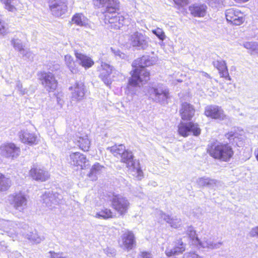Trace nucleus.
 <instances>
[{
    "label": "nucleus",
    "instance_id": "f257e3e1",
    "mask_svg": "<svg viewBox=\"0 0 258 258\" xmlns=\"http://www.w3.org/2000/svg\"><path fill=\"white\" fill-rule=\"evenodd\" d=\"M156 61L155 57L149 55L143 56L135 60L132 63L134 70L128 80L127 87L130 88L131 87H136L140 83H144L149 80L150 73L145 68L153 65Z\"/></svg>",
    "mask_w": 258,
    "mask_h": 258
},
{
    "label": "nucleus",
    "instance_id": "f03ea898",
    "mask_svg": "<svg viewBox=\"0 0 258 258\" xmlns=\"http://www.w3.org/2000/svg\"><path fill=\"white\" fill-rule=\"evenodd\" d=\"M208 151L215 159L224 162L229 161L234 154L232 148L228 144H211L209 146Z\"/></svg>",
    "mask_w": 258,
    "mask_h": 258
},
{
    "label": "nucleus",
    "instance_id": "7ed1b4c3",
    "mask_svg": "<svg viewBox=\"0 0 258 258\" xmlns=\"http://www.w3.org/2000/svg\"><path fill=\"white\" fill-rule=\"evenodd\" d=\"M148 93L150 99L160 104H167V100L170 97L168 88L162 84H158L150 87Z\"/></svg>",
    "mask_w": 258,
    "mask_h": 258
},
{
    "label": "nucleus",
    "instance_id": "20e7f679",
    "mask_svg": "<svg viewBox=\"0 0 258 258\" xmlns=\"http://www.w3.org/2000/svg\"><path fill=\"white\" fill-rule=\"evenodd\" d=\"M111 206L120 216H124L130 207L128 200L121 195H113L110 200Z\"/></svg>",
    "mask_w": 258,
    "mask_h": 258
},
{
    "label": "nucleus",
    "instance_id": "39448f33",
    "mask_svg": "<svg viewBox=\"0 0 258 258\" xmlns=\"http://www.w3.org/2000/svg\"><path fill=\"white\" fill-rule=\"evenodd\" d=\"M121 161L126 164L127 167H132L137 177L139 179H141L143 176V172L140 166V163L138 161L134 160V157L132 152L128 150H125L121 157Z\"/></svg>",
    "mask_w": 258,
    "mask_h": 258
},
{
    "label": "nucleus",
    "instance_id": "423d86ee",
    "mask_svg": "<svg viewBox=\"0 0 258 258\" xmlns=\"http://www.w3.org/2000/svg\"><path fill=\"white\" fill-rule=\"evenodd\" d=\"M129 41L131 45L137 50H145L149 46V38L139 32L133 33L130 37Z\"/></svg>",
    "mask_w": 258,
    "mask_h": 258
},
{
    "label": "nucleus",
    "instance_id": "0eeeda50",
    "mask_svg": "<svg viewBox=\"0 0 258 258\" xmlns=\"http://www.w3.org/2000/svg\"><path fill=\"white\" fill-rule=\"evenodd\" d=\"M49 9L51 14L55 17H59L68 11L67 0H48Z\"/></svg>",
    "mask_w": 258,
    "mask_h": 258
},
{
    "label": "nucleus",
    "instance_id": "6e6552de",
    "mask_svg": "<svg viewBox=\"0 0 258 258\" xmlns=\"http://www.w3.org/2000/svg\"><path fill=\"white\" fill-rule=\"evenodd\" d=\"M178 132L180 136L186 137L191 134L195 136H198L200 135L201 130L199 124L196 123L181 122L178 125Z\"/></svg>",
    "mask_w": 258,
    "mask_h": 258
},
{
    "label": "nucleus",
    "instance_id": "1a4fd4ad",
    "mask_svg": "<svg viewBox=\"0 0 258 258\" xmlns=\"http://www.w3.org/2000/svg\"><path fill=\"white\" fill-rule=\"evenodd\" d=\"M68 163L74 166L78 167L81 169L87 168L89 165V161L82 153L78 152L71 153L67 158Z\"/></svg>",
    "mask_w": 258,
    "mask_h": 258
},
{
    "label": "nucleus",
    "instance_id": "9d476101",
    "mask_svg": "<svg viewBox=\"0 0 258 258\" xmlns=\"http://www.w3.org/2000/svg\"><path fill=\"white\" fill-rule=\"evenodd\" d=\"M9 201L16 210L20 212H23L27 208V199L26 196L22 192L10 196Z\"/></svg>",
    "mask_w": 258,
    "mask_h": 258
},
{
    "label": "nucleus",
    "instance_id": "9b49d317",
    "mask_svg": "<svg viewBox=\"0 0 258 258\" xmlns=\"http://www.w3.org/2000/svg\"><path fill=\"white\" fill-rule=\"evenodd\" d=\"M71 92L72 101L77 103L85 99L87 90L84 84L81 82L75 83L74 86L69 88Z\"/></svg>",
    "mask_w": 258,
    "mask_h": 258
},
{
    "label": "nucleus",
    "instance_id": "f8f14e48",
    "mask_svg": "<svg viewBox=\"0 0 258 258\" xmlns=\"http://www.w3.org/2000/svg\"><path fill=\"white\" fill-rule=\"evenodd\" d=\"M41 84L48 92H53L55 90L57 85L53 74L50 72H41L40 76Z\"/></svg>",
    "mask_w": 258,
    "mask_h": 258
},
{
    "label": "nucleus",
    "instance_id": "ddd939ff",
    "mask_svg": "<svg viewBox=\"0 0 258 258\" xmlns=\"http://www.w3.org/2000/svg\"><path fill=\"white\" fill-rule=\"evenodd\" d=\"M94 4L96 7L104 8L105 14H112L119 9L118 0H94Z\"/></svg>",
    "mask_w": 258,
    "mask_h": 258
},
{
    "label": "nucleus",
    "instance_id": "4468645a",
    "mask_svg": "<svg viewBox=\"0 0 258 258\" xmlns=\"http://www.w3.org/2000/svg\"><path fill=\"white\" fill-rule=\"evenodd\" d=\"M205 114L208 117L220 120L228 119V116L224 114L221 107L216 105H209L206 107Z\"/></svg>",
    "mask_w": 258,
    "mask_h": 258
},
{
    "label": "nucleus",
    "instance_id": "2eb2a0df",
    "mask_svg": "<svg viewBox=\"0 0 258 258\" xmlns=\"http://www.w3.org/2000/svg\"><path fill=\"white\" fill-rule=\"evenodd\" d=\"M3 156L6 158L14 159L18 157L20 153V149L13 143H6L0 146Z\"/></svg>",
    "mask_w": 258,
    "mask_h": 258
},
{
    "label": "nucleus",
    "instance_id": "dca6fc26",
    "mask_svg": "<svg viewBox=\"0 0 258 258\" xmlns=\"http://www.w3.org/2000/svg\"><path fill=\"white\" fill-rule=\"evenodd\" d=\"M225 16L228 22L235 25H240L244 21L243 14L240 11L234 9H229L226 11Z\"/></svg>",
    "mask_w": 258,
    "mask_h": 258
},
{
    "label": "nucleus",
    "instance_id": "f3484780",
    "mask_svg": "<svg viewBox=\"0 0 258 258\" xmlns=\"http://www.w3.org/2000/svg\"><path fill=\"white\" fill-rule=\"evenodd\" d=\"M62 199V196L57 192H45L42 196L43 203L50 208L58 204Z\"/></svg>",
    "mask_w": 258,
    "mask_h": 258
},
{
    "label": "nucleus",
    "instance_id": "a211bd4d",
    "mask_svg": "<svg viewBox=\"0 0 258 258\" xmlns=\"http://www.w3.org/2000/svg\"><path fill=\"white\" fill-rule=\"evenodd\" d=\"M31 177L36 181H45L49 178L47 171L43 168L34 165L29 172Z\"/></svg>",
    "mask_w": 258,
    "mask_h": 258
},
{
    "label": "nucleus",
    "instance_id": "6ab92c4d",
    "mask_svg": "<svg viewBox=\"0 0 258 258\" xmlns=\"http://www.w3.org/2000/svg\"><path fill=\"white\" fill-rule=\"evenodd\" d=\"M102 70L99 75V78L107 86H109L112 83L110 75L112 72L113 67L106 62H102Z\"/></svg>",
    "mask_w": 258,
    "mask_h": 258
},
{
    "label": "nucleus",
    "instance_id": "aec40b11",
    "mask_svg": "<svg viewBox=\"0 0 258 258\" xmlns=\"http://www.w3.org/2000/svg\"><path fill=\"white\" fill-rule=\"evenodd\" d=\"M105 19L110 24H114V27L120 29L124 24L126 20L121 15L113 12L112 14H105Z\"/></svg>",
    "mask_w": 258,
    "mask_h": 258
},
{
    "label": "nucleus",
    "instance_id": "412c9836",
    "mask_svg": "<svg viewBox=\"0 0 258 258\" xmlns=\"http://www.w3.org/2000/svg\"><path fill=\"white\" fill-rule=\"evenodd\" d=\"M179 113L181 118L184 120H190L195 113L194 106L187 102H183L181 105Z\"/></svg>",
    "mask_w": 258,
    "mask_h": 258
},
{
    "label": "nucleus",
    "instance_id": "4be33fe9",
    "mask_svg": "<svg viewBox=\"0 0 258 258\" xmlns=\"http://www.w3.org/2000/svg\"><path fill=\"white\" fill-rule=\"evenodd\" d=\"M157 216L160 218L163 219L165 221L168 223L170 226L173 228H178L181 225V220L177 218V216H171L161 211L156 212Z\"/></svg>",
    "mask_w": 258,
    "mask_h": 258
},
{
    "label": "nucleus",
    "instance_id": "5701e85b",
    "mask_svg": "<svg viewBox=\"0 0 258 258\" xmlns=\"http://www.w3.org/2000/svg\"><path fill=\"white\" fill-rule=\"evenodd\" d=\"M207 6L205 4H194L189 7L190 14L195 17H204L206 16Z\"/></svg>",
    "mask_w": 258,
    "mask_h": 258
},
{
    "label": "nucleus",
    "instance_id": "b1692460",
    "mask_svg": "<svg viewBox=\"0 0 258 258\" xmlns=\"http://www.w3.org/2000/svg\"><path fill=\"white\" fill-rule=\"evenodd\" d=\"M121 239L123 247L124 249H132L135 245V238L132 231H128L124 233L121 236Z\"/></svg>",
    "mask_w": 258,
    "mask_h": 258
},
{
    "label": "nucleus",
    "instance_id": "393cba45",
    "mask_svg": "<svg viewBox=\"0 0 258 258\" xmlns=\"http://www.w3.org/2000/svg\"><path fill=\"white\" fill-rule=\"evenodd\" d=\"M75 55L79 64L84 67L85 69H88L91 68L94 63V61L90 57L83 53L76 51Z\"/></svg>",
    "mask_w": 258,
    "mask_h": 258
},
{
    "label": "nucleus",
    "instance_id": "a878e982",
    "mask_svg": "<svg viewBox=\"0 0 258 258\" xmlns=\"http://www.w3.org/2000/svg\"><path fill=\"white\" fill-rule=\"evenodd\" d=\"M19 136L21 141L24 143L31 145L36 144V136L28 130L21 131Z\"/></svg>",
    "mask_w": 258,
    "mask_h": 258
},
{
    "label": "nucleus",
    "instance_id": "bb28decb",
    "mask_svg": "<svg viewBox=\"0 0 258 258\" xmlns=\"http://www.w3.org/2000/svg\"><path fill=\"white\" fill-rule=\"evenodd\" d=\"M197 183L200 187L206 186L213 188L220 183V181L214 179L203 177L199 178L197 180Z\"/></svg>",
    "mask_w": 258,
    "mask_h": 258
},
{
    "label": "nucleus",
    "instance_id": "cd10ccee",
    "mask_svg": "<svg viewBox=\"0 0 258 258\" xmlns=\"http://www.w3.org/2000/svg\"><path fill=\"white\" fill-rule=\"evenodd\" d=\"M198 243L203 248L212 249L219 248L222 245V242L214 243L211 239L204 238L202 241L199 240Z\"/></svg>",
    "mask_w": 258,
    "mask_h": 258
},
{
    "label": "nucleus",
    "instance_id": "c85d7f7f",
    "mask_svg": "<svg viewBox=\"0 0 258 258\" xmlns=\"http://www.w3.org/2000/svg\"><path fill=\"white\" fill-rule=\"evenodd\" d=\"M72 22L79 26H86L88 24V19L82 13L75 14L72 18Z\"/></svg>",
    "mask_w": 258,
    "mask_h": 258
},
{
    "label": "nucleus",
    "instance_id": "c756f323",
    "mask_svg": "<svg viewBox=\"0 0 258 258\" xmlns=\"http://www.w3.org/2000/svg\"><path fill=\"white\" fill-rule=\"evenodd\" d=\"M75 143L84 151H88L90 148V142L87 136L77 138Z\"/></svg>",
    "mask_w": 258,
    "mask_h": 258
},
{
    "label": "nucleus",
    "instance_id": "7c9ffc66",
    "mask_svg": "<svg viewBox=\"0 0 258 258\" xmlns=\"http://www.w3.org/2000/svg\"><path fill=\"white\" fill-rule=\"evenodd\" d=\"M177 244V245H175L173 249H167L165 251L166 254L168 256L179 254L185 250V246L181 240H178V243Z\"/></svg>",
    "mask_w": 258,
    "mask_h": 258
},
{
    "label": "nucleus",
    "instance_id": "2f4dec72",
    "mask_svg": "<svg viewBox=\"0 0 258 258\" xmlns=\"http://www.w3.org/2000/svg\"><path fill=\"white\" fill-rule=\"evenodd\" d=\"M104 167L101 165L99 163H95L91 168L90 172L88 174V176L91 180H96L97 179V175L100 174L101 172L102 169Z\"/></svg>",
    "mask_w": 258,
    "mask_h": 258
},
{
    "label": "nucleus",
    "instance_id": "473e14b6",
    "mask_svg": "<svg viewBox=\"0 0 258 258\" xmlns=\"http://www.w3.org/2000/svg\"><path fill=\"white\" fill-rule=\"evenodd\" d=\"M64 60L66 65L73 74H77L79 72L78 67L76 64L71 55L69 54L66 55Z\"/></svg>",
    "mask_w": 258,
    "mask_h": 258
},
{
    "label": "nucleus",
    "instance_id": "72a5a7b5",
    "mask_svg": "<svg viewBox=\"0 0 258 258\" xmlns=\"http://www.w3.org/2000/svg\"><path fill=\"white\" fill-rule=\"evenodd\" d=\"M115 217L113 212L110 209L104 208L102 209L101 211L97 212L94 216V217L99 219H108L109 218H112Z\"/></svg>",
    "mask_w": 258,
    "mask_h": 258
},
{
    "label": "nucleus",
    "instance_id": "f704fd0d",
    "mask_svg": "<svg viewBox=\"0 0 258 258\" xmlns=\"http://www.w3.org/2000/svg\"><path fill=\"white\" fill-rule=\"evenodd\" d=\"M109 150L114 156L120 157L123 152L125 151V148L122 144L115 145L111 147H108Z\"/></svg>",
    "mask_w": 258,
    "mask_h": 258
},
{
    "label": "nucleus",
    "instance_id": "c9c22d12",
    "mask_svg": "<svg viewBox=\"0 0 258 258\" xmlns=\"http://www.w3.org/2000/svg\"><path fill=\"white\" fill-rule=\"evenodd\" d=\"M5 5V8L9 12L15 13L17 11L16 7L19 4L18 0H2Z\"/></svg>",
    "mask_w": 258,
    "mask_h": 258
},
{
    "label": "nucleus",
    "instance_id": "e433bc0d",
    "mask_svg": "<svg viewBox=\"0 0 258 258\" xmlns=\"http://www.w3.org/2000/svg\"><path fill=\"white\" fill-rule=\"evenodd\" d=\"M26 237L29 240L36 244L40 243L44 239V237L43 236L39 235L38 232L36 230L28 233Z\"/></svg>",
    "mask_w": 258,
    "mask_h": 258
},
{
    "label": "nucleus",
    "instance_id": "4c0bfd02",
    "mask_svg": "<svg viewBox=\"0 0 258 258\" xmlns=\"http://www.w3.org/2000/svg\"><path fill=\"white\" fill-rule=\"evenodd\" d=\"M11 181L4 175L0 173V190L6 191L11 186Z\"/></svg>",
    "mask_w": 258,
    "mask_h": 258
},
{
    "label": "nucleus",
    "instance_id": "58836bf2",
    "mask_svg": "<svg viewBox=\"0 0 258 258\" xmlns=\"http://www.w3.org/2000/svg\"><path fill=\"white\" fill-rule=\"evenodd\" d=\"M242 46L247 49L251 51V54H258V42H245Z\"/></svg>",
    "mask_w": 258,
    "mask_h": 258
},
{
    "label": "nucleus",
    "instance_id": "ea45409f",
    "mask_svg": "<svg viewBox=\"0 0 258 258\" xmlns=\"http://www.w3.org/2000/svg\"><path fill=\"white\" fill-rule=\"evenodd\" d=\"M11 44L14 49L18 51L20 53L24 49V45L22 41L18 37H14L11 41Z\"/></svg>",
    "mask_w": 258,
    "mask_h": 258
},
{
    "label": "nucleus",
    "instance_id": "a19ab883",
    "mask_svg": "<svg viewBox=\"0 0 258 258\" xmlns=\"http://www.w3.org/2000/svg\"><path fill=\"white\" fill-rule=\"evenodd\" d=\"M213 65L218 70L220 75H222V73L224 72L225 70H228L225 61L222 59L213 61Z\"/></svg>",
    "mask_w": 258,
    "mask_h": 258
},
{
    "label": "nucleus",
    "instance_id": "79ce46f5",
    "mask_svg": "<svg viewBox=\"0 0 258 258\" xmlns=\"http://www.w3.org/2000/svg\"><path fill=\"white\" fill-rule=\"evenodd\" d=\"M20 54L24 59L32 61L33 60L34 54L29 49H24Z\"/></svg>",
    "mask_w": 258,
    "mask_h": 258
},
{
    "label": "nucleus",
    "instance_id": "37998d69",
    "mask_svg": "<svg viewBox=\"0 0 258 258\" xmlns=\"http://www.w3.org/2000/svg\"><path fill=\"white\" fill-rule=\"evenodd\" d=\"M210 7L217 8L223 4L224 0H204Z\"/></svg>",
    "mask_w": 258,
    "mask_h": 258
},
{
    "label": "nucleus",
    "instance_id": "c03bdc74",
    "mask_svg": "<svg viewBox=\"0 0 258 258\" xmlns=\"http://www.w3.org/2000/svg\"><path fill=\"white\" fill-rule=\"evenodd\" d=\"M153 33L155 34L160 40H163L165 38V35L162 29L157 28L152 31Z\"/></svg>",
    "mask_w": 258,
    "mask_h": 258
},
{
    "label": "nucleus",
    "instance_id": "a18cd8bd",
    "mask_svg": "<svg viewBox=\"0 0 258 258\" xmlns=\"http://www.w3.org/2000/svg\"><path fill=\"white\" fill-rule=\"evenodd\" d=\"M186 231L187 234L189 235L191 239L194 240L195 238H196L198 242H199L200 239L196 236V232L193 227L189 226Z\"/></svg>",
    "mask_w": 258,
    "mask_h": 258
},
{
    "label": "nucleus",
    "instance_id": "49530a36",
    "mask_svg": "<svg viewBox=\"0 0 258 258\" xmlns=\"http://www.w3.org/2000/svg\"><path fill=\"white\" fill-rule=\"evenodd\" d=\"M110 50L112 53L114 54V56L117 58H120L121 59H124L125 58L126 55L121 52L118 49H114L112 47L110 48Z\"/></svg>",
    "mask_w": 258,
    "mask_h": 258
},
{
    "label": "nucleus",
    "instance_id": "de8ad7c7",
    "mask_svg": "<svg viewBox=\"0 0 258 258\" xmlns=\"http://www.w3.org/2000/svg\"><path fill=\"white\" fill-rule=\"evenodd\" d=\"M8 26L5 22L0 19V35H5L7 33Z\"/></svg>",
    "mask_w": 258,
    "mask_h": 258
},
{
    "label": "nucleus",
    "instance_id": "09e8293b",
    "mask_svg": "<svg viewBox=\"0 0 258 258\" xmlns=\"http://www.w3.org/2000/svg\"><path fill=\"white\" fill-rule=\"evenodd\" d=\"M49 253L51 258H68L67 256L63 255V252L56 253L53 251H50Z\"/></svg>",
    "mask_w": 258,
    "mask_h": 258
},
{
    "label": "nucleus",
    "instance_id": "8fccbe9b",
    "mask_svg": "<svg viewBox=\"0 0 258 258\" xmlns=\"http://www.w3.org/2000/svg\"><path fill=\"white\" fill-rule=\"evenodd\" d=\"M104 251L109 256H114L116 254V251L114 248L107 247L104 249Z\"/></svg>",
    "mask_w": 258,
    "mask_h": 258
},
{
    "label": "nucleus",
    "instance_id": "3c124183",
    "mask_svg": "<svg viewBox=\"0 0 258 258\" xmlns=\"http://www.w3.org/2000/svg\"><path fill=\"white\" fill-rule=\"evenodd\" d=\"M16 88L20 91L22 95H24L26 93V90L23 89L22 84L20 81H17L16 82Z\"/></svg>",
    "mask_w": 258,
    "mask_h": 258
},
{
    "label": "nucleus",
    "instance_id": "603ef678",
    "mask_svg": "<svg viewBox=\"0 0 258 258\" xmlns=\"http://www.w3.org/2000/svg\"><path fill=\"white\" fill-rule=\"evenodd\" d=\"M183 258H203L195 252L186 253L183 255Z\"/></svg>",
    "mask_w": 258,
    "mask_h": 258
},
{
    "label": "nucleus",
    "instance_id": "864d4df0",
    "mask_svg": "<svg viewBox=\"0 0 258 258\" xmlns=\"http://www.w3.org/2000/svg\"><path fill=\"white\" fill-rule=\"evenodd\" d=\"M139 258H153L151 253L147 251H144L141 253Z\"/></svg>",
    "mask_w": 258,
    "mask_h": 258
},
{
    "label": "nucleus",
    "instance_id": "5fc2aeb1",
    "mask_svg": "<svg viewBox=\"0 0 258 258\" xmlns=\"http://www.w3.org/2000/svg\"><path fill=\"white\" fill-rule=\"evenodd\" d=\"M175 3L180 6L186 5L188 3V0H173Z\"/></svg>",
    "mask_w": 258,
    "mask_h": 258
},
{
    "label": "nucleus",
    "instance_id": "6e6d98bb",
    "mask_svg": "<svg viewBox=\"0 0 258 258\" xmlns=\"http://www.w3.org/2000/svg\"><path fill=\"white\" fill-rule=\"evenodd\" d=\"M250 235L252 237L257 236L258 237V226L253 228L251 229L250 232Z\"/></svg>",
    "mask_w": 258,
    "mask_h": 258
},
{
    "label": "nucleus",
    "instance_id": "4d7b16f0",
    "mask_svg": "<svg viewBox=\"0 0 258 258\" xmlns=\"http://www.w3.org/2000/svg\"><path fill=\"white\" fill-rule=\"evenodd\" d=\"M221 77L224 78L228 80H231V77L229 75V73L227 70H225L224 72L222 73V75H220Z\"/></svg>",
    "mask_w": 258,
    "mask_h": 258
},
{
    "label": "nucleus",
    "instance_id": "13d9d810",
    "mask_svg": "<svg viewBox=\"0 0 258 258\" xmlns=\"http://www.w3.org/2000/svg\"><path fill=\"white\" fill-rule=\"evenodd\" d=\"M236 134L232 132H229L225 135V137L228 139L229 140H231V138L233 139V138L236 137Z\"/></svg>",
    "mask_w": 258,
    "mask_h": 258
},
{
    "label": "nucleus",
    "instance_id": "bf43d9fd",
    "mask_svg": "<svg viewBox=\"0 0 258 258\" xmlns=\"http://www.w3.org/2000/svg\"><path fill=\"white\" fill-rule=\"evenodd\" d=\"M200 77L201 78H208V79H210V76H209V75L208 74H207V73L204 72H200Z\"/></svg>",
    "mask_w": 258,
    "mask_h": 258
},
{
    "label": "nucleus",
    "instance_id": "052dcab7",
    "mask_svg": "<svg viewBox=\"0 0 258 258\" xmlns=\"http://www.w3.org/2000/svg\"><path fill=\"white\" fill-rule=\"evenodd\" d=\"M254 154L255 155L256 159L258 161V149L255 151Z\"/></svg>",
    "mask_w": 258,
    "mask_h": 258
},
{
    "label": "nucleus",
    "instance_id": "680f3d73",
    "mask_svg": "<svg viewBox=\"0 0 258 258\" xmlns=\"http://www.w3.org/2000/svg\"><path fill=\"white\" fill-rule=\"evenodd\" d=\"M237 3H241V2H247L248 0H234Z\"/></svg>",
    "mask_w": 258,
    "mask_h": 258
}]
</instances>
